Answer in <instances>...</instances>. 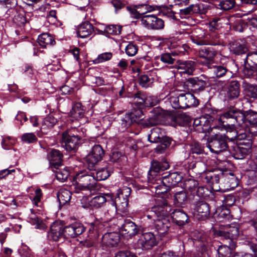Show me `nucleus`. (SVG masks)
Here are the masks:
<instances>
[{"label":"nucleus","instance_id":"nucleus-47","mask_svg":"<svg viewBox=\"0 0 257 257\" xmlns=\"http://www.w3.org/2000/svg\"><path fill=\"white\" fill-rule=\"evenodd\" d=\"M70 115L72 118L77 119L84 115V110L80 103H75L70 111Z\"/></svg>","mask_w":257,"mask_h":257},{"label":"nucleus","instance_id":"nucleus-56","mask_svg":"<svg viewBox=\"0 0 257 257\" xmlns=\"http://www.w3.org/2000/svg\"><path fill=\"white\" fill-rule=\"evenodd\" d=\"M69 176V171L67 167L60 169L56 172V177L57 180L61 182L66 181Z\"/></svg>","mask_w":257,"mask_h":257},{"label":"nucleus","instance_id":"nucleus-14","mask_svg":"<svg viewBox=\"0 0 257 257\" xmlns=\"http://www.w3.org/2000/svg\"><path fill=\"white\" fill-rule=\"evenodd\" d=\"M192 41L197 45H218L220 44L219 40L211 39L209 40L205 36L204 31L200 29H197L193 32L191 36Z\"/></svg>","mask_w":257,"mask_h":257},{"label":"nucleus","instance_id":"nucleus-3","mask_svg":"<svg viewBox=\"0 0 257 257\" xmlns=\"http://www.w3.org/2000/svg\"><path fill=\"white\" fill-rule=\"evenodd\" d=\"M75 188L76 192L79 191H89L94 189L96 179L94 173L84 170L76 174L74 177Z\"/></svg>","mask_w":257,"mask_h":257},{"label":"nucleus","instance_id":"nucleus-61","mask_svg":"<svg viewBox=\"0 0 257 257\" xmlns=\"http://www.w3.org/2000/svg\"><path fill=\"white\" fill-rule=\"evenodd\" d=\"M121 28L117 25H109L105 27V32L110 35H117L121 32Z\"/></svg>","mask_w":257,"mask_h":257},{"label":"nucleus","instance_id":"nucleus-6","mask_svg":"<svg viewBox=\"0 0 257 257\" xmlns=\"http://www.w3.org/2000/svg\"><path fill=\"white\" fill-rule=\"evenodd\" d=\"M207 147L211 153L217 155L225 151L228 148L226 137L221 134H216L208 140Z\"/></svg>","mask_w":257,"mask_h":257},{"label":"nucleus","instance_id":"nucleus-48","mask_svg":"<svg viewBox=\"0 0 257 257\" xmlns=\"http://www.w3.org/2000/svg\"><path fill=\"white\" fill-rule=\"evenodd\" d=\"M31 214L28 218V221L31 224L36 225V228L38 229H44L46 227V225L39 219L38 217L31 210Z\"/></svg>","mask_w":257,"mask_h":257},{"label":"nucleus","instance_id":"nucleus-8","mask_svg":"<svg viewBox=\"0 0 257 257\" xmlns=\"http://www.w3.org/2000/svg\"><path fill=\"white\" fill-rule=\"evenodd\" d=\"M238 179L230 170L223 169V175L218 186L220 190L226 191L233 189L238 186Z\"/></svg>","mask_w":257,"mask_h":257},{"label":"nucleus","instance_id":"nucleus-53","mask_svg":"<svg viewBox=\"0 0 257 257\" xmlns=\"http://www.w3.org/2000/svg\"><path fill=\"white\" fill-rule=\"evenodd\" d=\"M218 2V7L224 11L232 9L235 5V0H219Z\"/></svg>","mask_w":257,"mask_h":257},{"label":"nucleus","instance_id":"nucleus-12","mask_svg":"<svg viewBox=\"0 0 257 257\" xmlns=\"http://www.w3.org/2000/svg\"><path fill=\"white\" fill-rule=\"evenodd\" d=\"M140 22L141 25L149 30H161L164 27V21L154 15L143 16Z\"/></svg>","mask_w":257,"mask_h":257},{"label":"nucleus","instance_id":"nucleus-27","mask_svg":"<svg viewBox=\"0 0 257 257\" xmlns=\"http://www.w3.org/2000/svg\"><path fill=\"white\" fill-rule=\"evenodd\" d=\"M195 68V62L191 60L181 62L177 66L178 71L182 76L183 74L192 75Z\"/></svg>","mask_w":257,"mask_h":257},{"label":"nucleus","instance_id":"nucleus-51","mask_svg":"<svg viewBox=\"0 0 257 257\" xmlns=\"http://www.w3.org/2000/svg\"><path fill=\"white\" fill-rule=\"evenodd\" d=\"M138 8L140 9V11L138 12L136 10H134L132 12V15L135 18L140 19H141V17L143 16H142L143 14H144L147 12H151L153 10L152 7L145 4L139 6Z\"/></svg>","mask_w":257,"mask_h":257},{"label":"nucleus","instance_id":"nucleus-33","mask_svg":"<svg viewBox=\"0 0 257 257\" xmlns=\"http://www.w3.org/2000/svg\"><path fill=\"white\" fill-rule=\"evenodd\" d=\"M173 222L179 226H183L188 222L189 217L187 214L181 210H175L171 214Z\"/></svg>","mask_w":257,"mask_h":257},{"label":"nucleus","instance_id":"nucleus-59","mask_svg":"<svg viewBox=\"0 0 257 257\" xmlns=\"http://www.w3.org/2000/svg\"><path fill=\"white\" fill-rule=\"evenodd\" d=\"M117 211V210L116 208H115L113 205H111L110 208L108 209L107 211L104 213V216L101 217L100 219L104 222L108 221L115 215Z\"/></svg>","mask_w":257,"mask_h":257},{"label":"nucleus","instance_id":"nucleus-43","mask_svg":"<svg viewBox=\"0 0 257 257\" xmlns=\"http://www.w3.org/2000/svg\"><path fill=\"white\" fill-rule=\"evenodd\" d=\"M38 43L42 47L45 48L53 45L55 42L52 36L48 33H43L39 36Z\"/></svg>","mask_w":257,"mask_h":257},{"label":"nucleus","instance_id":"nucleus-7","mask_svg":"<svg viewBox=\"0 0 257 257\" xmlns=\"http://www.w3.org/2000/svg\"><path fill=\"white\" fill-rule=\"evenodd\" d=\"M172 208L167 202L166 200L163 198L158 199L156 204L151 208L150 214L153 215V218H166L171 214Z\"/></svg>","mask_w":257,"mask_h":257},{"label":"nucleus","instance_id":"nucleus-41","mask_svg":"<svg viewBox=\"0 0 257 257\" xmlns=\"http://www.w3.org/2000/svg\"><path fill=\"white\" fill-rule=\"evenodd\" d=\"M201 5L198 4H192L189 7L180 10L181 18H184L186 15L199 13L201 12Z\"/></svg>","mask_w":257,"mask_h":257},{"label":"nucleus","instance_id":"nucleus-34","mask_svg":"<svg viewBox=\"0 0 257 257\" xmlns=\"http://www.w3.org/2000/svg\"><path fill=\"white\" fill-rule=\"evenodd\" d=\"M240 94V84L237 81H231L228 86L226 93V97L229 99L238 98Z\"/></svg>","mask_w":257,"mask_h":257},{"label":"nucleus","instance_id":"nucleus-62","mask_svg":"<svg viewBox=\"0 0 257 257\" xmlns=\"http://www.w3.org/2000/svg\"><path fill=\"white\" fill-rule=\"evenodd\" d=\"M125 50L126 54L128 56H133L137 54L138 51V48L136 44L133 43H130L126 46Z\"/></svg>","mask_w":257,"mask_h":257},{"label":"nucleus","instance_id":"nucleus-31","mask_svg":"<svg viewBox=\"0 0 257 257\" xmlns=\"http://www.w3.org/2000/svg\"><path fill=\"white\" fill-rule=\"evenodd\" d=\"M93 31V25L89 22H85L79 26L77 31V35L80 38H85L91 35Z\"/></svg>","mask_w":257,"mask_h":257},{"label":"nucleus","instance_id":"nucleus-55","mask_svg":"<svg viewBox=\"0 0 257 257\" xmlns=\"http://www.w3.org/2000/svg\"><path fill=\"white\" fill-rule=\"evenodd\" d=\"M112 56L110 52H105L98 55L97 57L92 60L93 64H97L103 63L105 61L109 60Z\"/></svg>","mask_w":257,"mask_h":257},{"label":"nucleus","instance_id":"nucleus-22","mask_svg":"<svg viewBox=\"0 0 257 257\" xmlns=\"http://www.w3.org/2000/svg\"><path fill=\"white\" fill-rule=\"evenodd\" d=\"M180 108L185 109L188 107L197 106L198 101L195 96L190 93H180L179 91Z\"/></svg>","mask_w":257,"mask_h":257},{"label":"nucleus","instance_id":"nucleus-42","mask_svg":"<svg viewBox=\"0 0 257 257\" xmlns=\"http://www.w3.org/2000/svg\"><path fill=\"white\" fill-rule=\"evenodd\" d=\"M57 122L56 119L52 114L47 115L43 120L41 127L43 133H46V131L53 127Z\"/></svg>","mask_w":257,"mask_h":257},{"label":"nucleus","instance_id":"nucleus-60","mask_svg":"<svg viewBox=\"0 0 257 257\" xmlns=\"http://www.w3.org/2000/svg\"><path fill=\"white\" fill-rule=\"evenodd\" d=\"M190 121V118L185 114H181L176 118L175 123L180 126L187 125Z\"/></svg>","mask_w":257,"mask_h":257},{"label":"nucleus","instance_id":"nucleus-46","mask_svg":"<svg viewBox=\"0 0 257 257\" xmlns=\"http://www.w3.org/2000/svg\"><path fill=\"white\" fill-rule=\"evenodd\" d=\"M230 51L235 55H241L247 51V48L244 44L239 42H234L230 45Z\"/></svg>","mask_w":257,"mask_h":257},{"label":"nucleus","instance_id":"nucleus-21","mask_svg":"<svg viewBox=\"0 0 257 257\" xmlns=\"http://www.w3.org/2000/svg\"><path fill=\"white\" fill-rule=\"evenodd\" d=\"M239 226L237 224H232L226 227L224 230L220 231L219 234L225 238L230 239L229 242L233 244V240L236 239L240 235Z\"/></svg>","mask_w":257,"mask_h":257},{"label":"nucleus","instance_id":"nucleus-32","mask_svg":"<svg viewBox=\"0 0 257 257\" xmlns=\"http://www.w3.org/2000/svg\"><path fill=\"white\" fill-rule=\"evenodd\" d=\"M112 196L111 194H105L94 197L90 201V205L94 208H99L105 202L110 204Z\"/></svg>","mask_w":257,"mask_h":257},{"label":"nucleus","instance_id":"nucleus-44","mask_svg":"<svg viewBox=\"0 0 257 257\" xmlns=\"http://www.w3.org/2000/svg\"><path fill=\"white\" fill-rule=\"evenodd\" d=\"M71 197V193L65 189H61L57 193V198L60 205H64L69 202Z\"/></svg>","mask_w":257,"mask_h":257},{"label":"nucleus","instance_id":"nucleus-29","mask_svg":"<svg viewBox=\"0 0 257 257\" xmlns=\"http://www.w3.org/2000/svg\"><path fill=\"white\" fill-rule=\"evenodd\" d=\"M119 241V234L114 232L105 233L102 237V244L108 247L116 245Z\"/></svg>","mask_w":257,"mask_h":257},{"label":"nucleus","instance_id":"nucleus-18","mask_svg":"<svg viewBox=\"0 0 257 257\" xmlns=\"http://www.w3.org/2000/svg\"><path fill=\"white\" fill-rule=\"evenodd\" d=\"M62 223V221L57 220L52 224L47 235L49 239L57 241L62 236L64 237V227Z\"/></svg>","mask_w":257,"mask_h":257},{"label":"nucleus","instance_id":"nucleus-23","mask_svg":"<svg viewBox=\"0 0 257 257\" xmlns=\"http://www.w3.org/2000/svg\"><path fill=\"white\" fill-rule=\"evenodd\" d=\"M120 231L122 234L131 237L138 233L140 227L130 220H127L121 225Z\"/></svg>","mask_w":257,"mask_h":257},{"label":"nucleus","instance_id":"nucleus-49","mask_svg":"<svg viewBox=\"0 0 257 257\" xmlns=\"http://www.w3.org/2000/svg\"><path fill=\"white\" fill-rule=\"evenodd\" d=\"M243 87L246 94L250 97L257 98V85L247 82L243 83Z\"/></svg>","mask_w":257,"mask_h":257},{"label":"nucleus","instance_id":"nucleus-28","mask_svg":"<svg viewBox=\"0 0 257 257\" xmlns=\"http://www.w3.org/2000/svg\"><path fill=\"white\" fill-rule=\"evenodd\" d=\"M62 154L57 150L53 149L48 154V159L52 167L57 168L62 162Z\"/></svg>","mask_w":257,"mask_h":257},{"label":"nucleus","instance_id":"nucleus-39","mask_svg":"<svg viewBox=\"0 0 257 257\" xmlns=\"http://www.w3.org/2000/svg\"><path fill=\"white\" fill-rule=\"evenodd\" d=\"M133 122H134V119L131 115L129 113H126L120 118L118 131L120 132L125 131Z\"/></svg>","mask_w":257,"mask_h":257},{"label":"nucleus","instance_id":"nucleus-35","mask_svg":"<svg viewBox=\"0 0 257 257\" xmlns=\"http://www.w3.org/2000/svg\"><path fill=\"white\" fill-rule=\"evenodd\" d=\"M208 68L210 72L213 74L214 77L219 78L223 77L230 71L224 66L220 65H214L212 63H208Z\"/></svg>","mask_w":257,"mask_h":257},{"label":"nucleus","instance_id":"nucleus-24","mask_svg":"<svg viewBox=\"0 0 257 257\" xmlns=\"http://www.w3.org/2000/svg\"><path fill=\"white\" fill-rule=\"evenodd\" d=\"M220 118H232L239 125H241L245 122L246 118L244 114L242 112L234 109H231L221 114Z\"/></svg>","mask_w":257,"mask_h":257},{"label":"nucleus","instance_id":"nucleus-25","mask_svg":"<svg viewBox=\"0 0 257 257\" xmlns=\"http://www.w3.org/2000/svg\"><path fill=\"white\" fill-rule=\"evenodd\" d=\"M223 175V169H217L212 172L207 173L205 177L206 181L212 185V188H217L221 182V178Z\"/></svg>","mask_w":257,"mask_h":257},{"label":"nucleus","instance_id":"nucleus-2","mask_svg":"<svg viewBox=\"0 0 257 257\" xmlns=\"http://www.w3.org/2000/svg\"><path fill=\"white\" fill-rule=\"evenodd\" d=\"M182 179V176L178 172H173L162 176V179L158 180V183L153 186L154 192L157 194L165 193L180 182Z\"/></svg>","mask_w":257,"mask_h":257},{"label":"nucleus","instance_id":"nucleus-30","mask_svg":"<svg viewBox=\"0 0 257 257\" xmlns=\"http://www.w3.org/2000/svg\"><path fill=\"white\" fill-rule=\"evenodd\" d=\"M198 55L200 57L206 60V63L208 66V63H211L217 55V51L212 47L202 48L199 49Z\"/></svg>","mask_w":257,"mask_h":257},{"label":"nucleus","instance_id":"nucleus-1","mask_svg":"<svg viewBox=\"0 0 257 257\" xmlns=\"http://www.w3.org/2000/svg\"><path fill=\"white\" fill-rule=\"evenodd\" d=\"M85 133L86 130L82 127H74L65 131L62 135L63 147L67 151L74 150L80 144V140Z\"/></svg>","mask_w":257,"mask_h":257},{"label":"nucleus","instance_id":"nucleus-40","mask_svg":"<svg viewBox=\"0 0 257 257\" xmlns=\"http://www.w3.org/2000/svg\"><path fill=\"white\" fill-rule=\"evenodd\" d=\"M168 103L174 109L180 108L179 91H173L167 96Z\"/></svg>","mask_w":257,"mask_h":257},{"label":"nucleus","instance_id":"nucleus-37","mask_svg":"<svg viewBox=\"0 0 257 257\" xmlns=\"http://www.w3.org/2000/svg\"><path fill=\"white\" fill-rule=\"evenodd\" d=\"M187 82L192 89L195 91L203 90L206 85V81L199 77L190 78L187 80Z\"/></svg>","mask_w":257,"mask_h":257},{"label":"nucleus","instance_id":"nucleus-52","mask_svg":"<svg viewBox=\"0 0 257 257\" xmlns=\"http://www.w3.org/2000/svg\"><path fill=\"white\" fill-rule=\"evenodd\" d=\"M187 201L186 193L185 191H179L174 195V203L178 206H182Z\"/></svg>","mask_w":257,"mask_h":257},{"label":"nucleus","instance_id":"nucleus-15","mask_svg":"<svg viewBox=\"0 0 257 257\" xmlns=\"http://www.w3.org/2000/svg\"><path fill=\"white\" fill-rule=\"evenodd\" d=\"M104 155V151L100 145H95L91 151L86 157V162L90 169L92 168L99 161Z\"/></svg>","mask_w":257,"mask_h":257},{"label":"nucleus","instance_id":"nucleus-50","mask_svg":"<svg viewBox=\"0 0 257 257\" xmlns=\"http://www.w3.org/2000/svg\"><path fill=\"white\" fill-rule=\"evenodd\" d=\"M112 173V170L110 168H104L98 169L95 172V179L97 180L101 181L106 179Z\"/></svg>","mask_w":257,"mask_h":257},{"label":"nucleus","instance_id":"nucleus-5","mask_svg":"<svg viewBox=\"0 0 257 257\" xmlns=\"http://www.w3.org/2000/svg\"><path fill=\"white\" fill-rule=\"evenodd\" d=\"M169 168V165L166 162H160L153 161L148 174V183L151 191L154 192L153 186L158 183V180L161 179L162 177L159 174L160 171H164Z\"/></svg>","mask_w":257,"mask_h":257},{"label":"nucleus","instance_id":"nucleus-57","mask_svg":"<svg viewBox=\"0 0 257 257\" xmlns=\"http://www.w3.org/2000/svg\"><path fill=\"white\" fill-rule=\"evenodd\" d=\"M246 120L252 127H257V112L251 110H249L246 115Z\"/></svg>","mask_w":257,"mask_h":257},{"label":"nucleus","instance_id":"nucleus-13","mask_svg":"<svg viewBox=\"0 0 257 257\" xmlns=\"http://www.w3.org/2000/svg\"><path fill=\"white\" fill-rule=\"evenodd\" d=\"M255 73L257 75V52L248 53L244 61L243 73L247 77H250Z\"/></svg>","mask_w":257,"mask_h":257},{"label":"nucleus","instance_id":"nucleus-11","mask_svg":"<svg viewBox=\"0 0 257 257\" xmlns=\"http://www.w3.org/2000/svg\"><path fill=\"white\" fill-rule=\"evenodd\" d=\"M147 217L148 219H152L154 220L153 228L160 237H163L170 231L171 224L167 218H153L152 214H148Z\"/></svg>","mask_w":257,"mask_h":257},{"label":"nucleus","instance_id":"nucleus-45","mask_svg":"<svg viewBox=\"0 0 257 257\" xmlns=\"http://www.w3.org/2000/svg\"><path fill=\"white\" fill-rule=\"evenodd\" d=\"M235 247V243H230L229 246L226 245H221L217 249V257H230L232 249Z\"/></svg>","mask_w":257,"mask_h":257},{"label":"nucleus","instance_id":"nucleus-54","mask_svg":"<svg viewBox=\"0 0 257 257\" xmlns=\"http://www.w3.org/2000/svg\"><path fill=\"white\" fill-rule=\"evenodd\" d=\"M146 93L139 92L134 96V103L140 108L144 107L145 103Z\"/></svg>","mask_w":257,"mask_h":257},{"label":"nucleus","instance_id":"nucleus-20","mask_svg":"<svg viewBox=\"0 0 257 257\" xmlns=\"http://www.w3.org/2000/svg\"><path fill=\"white\" fill-rule=\"evenodd\" d=\"M193 125L194 130L200 133H209L210 131H212L213 128H211L209 121L204 117H200L194 119ZM219 126L214 127L213 128L216 129Z\"/></svg>","mask_w":257,"mask_h":257},{"label":"nucleus","instance_id":"nucleus-4","mask_svg":"<svg viewBox=\"0 0 257 257\" xmlns=\"http://www.w3.org/2000/svg\"><path fill=\"white\" fill-rule=\"evenodd\" d=\"M131 193V189L127 187H123L118 190L117 196L113 201L110 199V205H113L115 208L121 212L125 213L127 211L128 197Z\"/></svg>","mask_w":257,"mask_h":257},{"label":"nucleus","instance_id":"nucleus-63","mask_svg":"<svg viewBox=\"0 0 257 257\" xmlns=\"http://www.w3.org/2000/svg\"><path fill=\"white\" fill-rule=\"evenodd\" d=\"M158 101H159L156 96H148L146 94L144 107H150L156 105L158 103Z\"/></svg>","mask_w":257,"mask_h":257},{"label":"nucleus","instance_id":"nucleus-58","mask_svg":"<svg viewBox=\"0 0 257 257\" xmlns=\"http://www.w3.org/2000/svg\"><path fill=\"white\" fill-rule=\"evenodd\" d=\"M21 140L24 143L31 144L37 141L36 136L32 133H26L23 134L21 136Z\"/></svg>","mask_w":257,"mask_h":257},{"label":"nucleus","instance_id":"nucleus-9","mask_svg":"<svg viewBox=\"0 0 257 257\" xmlns=\"http://www.w3.org/2000/svg\"><path fill=\"white\" fill-rule=\"evenodd\" d=\"M170 116V112L160 107L154 108L150 112L149 118L147 120L148 126L155 125L165 122Z\"/></svg>","mask_w":257,"mask_h":257},{"label":"nucleus","instance_id":"nucleus-19","mask_svg":"<svg viewBox=\"0 0 257 257\" xmlns=\"http://www.w3.org/2000/svg\"><path fill=\"white\" fill-rule=\"evenodd\" d=\"M184 188L188 193L198 197H202L204 194V187L198 186V182L193 179H189L185 181L184 183Z\"/></svg>","mask_w":257,"mask_h":257},{"label":"nucleus","instance_id":"nucleus-36","mask_svg":"<svg viewBox=\"0 0 257 257\" xmlns=\"http://www.w3.org/2000/svg\"><path fill=\"white\" fill-rule=\"evenodd\" d=\"M250 152L249 147L246 148L243 145H240L234 146L231 154L235 159L241 160L244 159Z\"/></svg>","mask_w":257,"mask_h":257},{"label":"nucleus","instance_id":"nucleus-17","mask_svg":"<svg viewBox=\"0 0 257 257\" xmlns=\"http://www.w3.org/2000/svg\"><path fill=\"white\" fill-rule=\"evenodd\" d=\"M138 243L143 249H149L156 244L154 234L151 232L143 233L138 241Z\"/></svg>","mask_w":257,"mask_h":257},{"label":"nucleus","instance_id":"nucleus-26","mask_svg":"<svg viewBox=\"0 0 257 257\" xmlns=\"http://www.w3.org/2000/svg\"><path fill=\"white\" fill-rule=\"evenodd\" d=\"M195 212L198 219H204L207 218L210 214L209 205L204 201H200L195 206Z\"/></svg>","mask_w":257,"mask_h":257},{"label":"nucleus","instance_id":"nucleus-38","mask_svg":"<svg viewBox=\"0 0 257 257\" xmlns=\"http://www.w3.org/2000/svg\"><path fill=\"white\" fill-rule=\"evenodd\" d=\"M164 135L163 131L160 127H156L151 130V133L148 135V139L151 143H159L163 138Z\"/></svg>","mask_w":257,"mask_h":257},{"label":"nucleus","instance_id":"nucleus-16","mask_svg":"<svg viewBox=\"0 0 257 257\" xmlns=\"http://www.w3.org/2000/svg\"><path fill=\"white\" fill-rule=\"evenodd\" d=\"M85 228L81 223L74 222L64 227V237H75L82 234Z\"/></svg>","mask_w":257,"mask_h":257},{"label":"nucleus","instance_id":"nucleus-64","mask_svg":"<svg viewBox=\"0 0 257 257\" xmlns=\"http://www.w3.org/2000/svg\"><path fill=\"white\" fill-rule=\"evenodd\" d=\"M15 142V139H12L10 137H8L3 139L2 142V146L4 149L10 150L11 148V146L14 144Z\"/></svg>","mask_w":257,"mask_h":257},{"label":"nucleus","instance_id":"nucleus-10","mask_svg":"<svg viewBox=\"0 0 257 257\" xmlns=\"http://www.w3.org/2000/svg\"><path fill=\"white\" fill-rule=\"evenodd\" d=\"M240 20L236 19L234 16L221 15L215 16L212 18L211 24L216 29L225 28L230 29L234 27Z\"/></svg>","mask_w":257,"mask_h":257}]
</instances>
